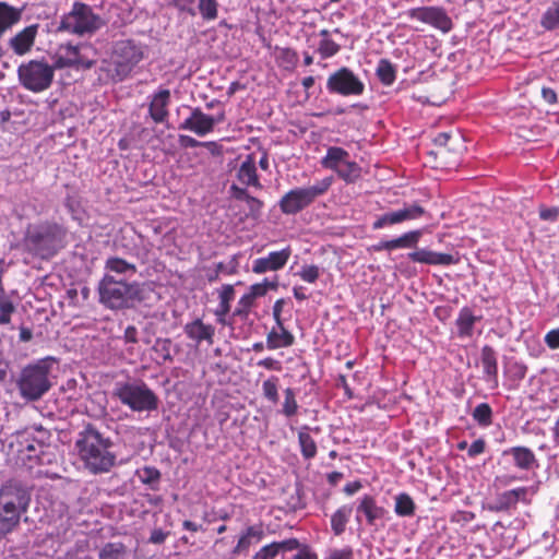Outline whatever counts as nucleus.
<instances>
[{
  "label": "nucleus",
  "instance_id": "nucleus-44",
  "mask_svg": "<svg viewBox=\"0 0 559 559\" xmlns=\"http://www.w3.org/2000/svg\"><path fill=\"white\" fill-rule=\"evenodd\" d=\"M278 383L280 379L276 376H271L262 383V394L265 400L271 402L272 404H276L278 402Z\"/></svg>",
  "mask_w": 559,
  "mask_h": 559
},
{
  "label": "nucleus",
  "instance_id": "nucleus-32",
  "mask_svg": "<svg viewBox=\"0 0 559 559\" xmlns=\"http://www.w3.org/2000/svg\"><path fill=\"white\" fill-rule=\"evenodd\" d=\"M5 271L4 260L0 259V324L10 322L14 306L12 301L7 297L2 287V275Z\"/></svg>",
  "mask_w": 559,
  "mask_h": 559
},
{
  "label": "nucleus",
  "instance_id": "nucleus-60",
  "mask_svg": "<svg viewBox=\"0 0 559 559\" xmlns=\"http://www.w3.org/2000/svg\"><path fill=\"white\" fill-rule=\"evenodd\" d=\"M486 450V441L483 438L475 440L467 449V455L469 457H476L484 453Z\"/></svg>",
  "mask_w": 559,
  "mask_h": 559
},
{
  "label": "nucleus",
  "instance_id": "nucleus-53",
  "mask_svg": "<svg viewBox=\"0 0 559 559\" xmlns=\"http://www.w3.org/2000/svg\"><path fill=\"white\" fill-rule=\"evenodd\" d=\"M539 218L545 222L555 223L559 218V207L558 206H546L545 204H540L538 207Z\"/></svg>",
  "mask_w": 559,
  "mask_h": 559
},
{
  "label": "nucleus",
  "instance_id": "nucleus-41",
  "mask_svg": "<svg viewBox=\"0 0 559 559\" xmlns=\"http://www.w3.org/2000/svg\"><path fill=\"white\" fill-rule=\"evenodd\" d=\"M275 547L277 557H281V559H294L296 549L300 547V542L297 538H288L275 542Z\"/></svg>",
  "mask_w": 559,
  "mask_h": 559
},
{
  "label": "nucleus",
  "instance_id": "nucleus-35",
  "mask_svg": "<svg viewBox=\"0 0 559 559\" xmlns=\"http://www.w3.org/2000/svg\"><path fill=\"white\" fill-rule=\"evenodd\" d=\"M540 25L546 31L559 29V0H552L540 17Z\"/></svg>",
  "mask_w": 559,
  "mask_h": 559
},
{
  "label": "nucleus",
  "instance_id": "nucleus-4",
  "mask_svg": "<svg viewBox=\"0 0 559 559\" xmlns=\"http://www.w3.org/2000/svg\"><path fill=\"white\" fill-rule=\"evenodd\" d=\"M99 302L110 310H122L145 302L153 290L144 283L117 280L111 274H105L98 283Z\"/></svg>",
  "mask_w": 559,
  "mask_h": 559
},
{
  "label": "nucleus",
  "instance_id": "nucleus-24",
  "mask_svg": "<svg viewBox=\"0 0 559 559\" xmlns=\"http://www.w3.org/2000/svg\"><path fill=\"white\" fill-rule=\"evenodd\" d=\"M481 320V317L473 314V311L468 307L460 309L457 318L455 320L456 335L461 340L471 338L474 335L475 324Z\"/></svg>",
  "mask_w": 559,
  "mask_h": 559
},
{
  "label": "nucleus",
  "instance_id": "nucleus-25",
  "mask_svg": "<svg viewBox=\"0 0 559 559\" xmlns=\"http://www.w3.org/2000/svg\"><path fill=\"white\" fill-rule=\"evenodd\" d=\"M357 512L366 516L368 525L374 526L378 520L384 518L386 510L377 504L374 497L365 495L359 500Z\"/></svg>",
  "mask_w": 559,
  "mask_h": 559
},
{
  "label": "nucleus",
  "instance_id": "nucleus-10",
  "mask_svg": "<svg viewBox=\"0 0 559 559\" xmlns=\"http://www.w3.org/2000/svg\"><path fill=\"white\" fill-rule=\"evenodd\" d=\"M31 502V489L17 480H10L0 488V509L2 512L21 521Z\"/></svg>",
  "mask_w": 559,
  "mask_h": 559
},
{
  "label": "nucleus",
  "instance_id": "nucleus-7",
  "mask_svg": "<svg viewBox=\"0 0 559 559\" xmlns=\"http://www.w3.org/2000/svg\"><path fill=\"white\" fill-rule=\"evenodd\" d=\"M115 395L133 412H153L159 406V399L148 385L143 382H126L117 385Z\"/></svg>",
  "mask_w": 559,
  "mask_h": 559
},
{
  "label": "nucleus",
  "instance_id": "nucleus-5",
  "mask_svg": "<svg viewBox=\"0 0 559 559\" xmlns=\"http://www.w3.org/2000/svg\"><path fill=\"white\" fill-rule=\"evenodd\" d=\"M145 46L134 39H119L112 44L110 59L103 60L99 70L119 83L124 81L144 59Z\"/></svg>",
  "mask_w": 559,
  "mask_h": 559
},
{
  "label": "nucleus",
  "instance_id": "nucleus-34",
  "mask_svg": "<svg viewBox=\"0 0 559 559\" xmlns=\"http://www.w3.org/2000/svg\"><path fill=\"white\" fill-rule=\"evenodd\" d=\"M309 426H304L298 432L300 452L305 460H311L317 455V443L314 439L309 435Z\"/></svg>",
  "mask_w": 559,
  "mask_h": 559
},
{
  "label": "nucleus",
  "instance_id": "nucleus-55",
  "mask_svg": "<svg viewBox=\"0 0 559 559\" xmlns=\"http://www.w3.org/2000/svg\"><path fill=\"white\" fill-rule=\"evenodd\" d=\"M19 524V521H14V518L2 512V510L0 509V530L2 531L4 536L11 533Z\"/></svg>",
  "mask_w": 559,
  "mask_h": 559
},
{
  "label": "nucleus",
  "instance_id": "nucleus-2",
  "mask_svg": "<svg viewBox=\"0 0 559 559\" xmlns=\"http://www.w3.org/2000/svg\"><path fill=\"white\" fill-rule=\"evenodd\" d=\"M75 449L84 467L94 475L108 473L116 465L115 442L92 424L78 433Z\"/></svg>",
  "mask_w": 559,
  "mask_h": 559
},
{
  "label": "nucleus",
  "instance_id": "nucleus-9",
  "mask_svg": "<svg viewBox=\"0 0 559 559\" xmlns=\"http://www.w3.org/2000/svg\"><path fill=\"white\" fill-rule=\"evenodd\" d=\"M17 76L25 90L39 93L51 86L55 68L43 60H29L19 66Z\"/></svg>",
  "mask_w": 559,
  "mask_h": 559
},
{
  "label": "nucleus",
  "instance_id": "nucleus-59",
  "mask_svg": "<svg viewBox=\"0 0 559 559\" xmlns=\"http://www.w3.org/2000/svg\"><path fill=\"white\" fill-rule=\"evenodd\" d=\"M296 550L294 559H319L313 549L305 543H300V547Z\"/></svg>",
  "mask_w": 559,
  "mask_h": 559
},
{
  "label": "nucleus",
  "instance_id": "nucleus-50",
  "mask_svg": "<svg viewBox=\"0 0 559 559\" xmlns=\"http://www.w3.org/2000/svg\"><path fill=\"white\" fill-rule=\"evenodd\" d=\"M317 50L322 59H329L341 50V46L332 39H321Z\"/></svg>",
  "mask_w": 559,
  "mask_h": 559
},
{
  "label": "nucleus",
  "instance_id": "nucleus-11",
  "mask_svg": "<svg viewBox=\"0 0 559 559\" xmlns=\"http://www.w3.org/2000/svg\"><path fill=\"white\" fill-rule=\"evenodd\" d=\"M349 153L340 146H329L321 158V166L333 170L346 183H355L361 176V167L350 160Z\"/></svg>",
  "mask_w": 559,
  "mask_h": 559
},
{
  "label": "nucleus",
  "instance_id": "nucleus-64",
  "mask_svg": "<svg viewBox=\"0 0 559 559\" xmlns=\"http://www.w3.org/2000/svg\"><path fill=\"white\" fill-rule=\"evenodd\" d=\"M168 535H169V532H165L162 528H154L151 532L148 543L154 544V545L164 544L166 538L168 537Z\"/></svg>",
  "mask_w": 559,
  "mask_h": 559
},
{
  "label": "nucleus",
  "instance_id": "nucleus-39",
  "mask_svg": "<svg viewBox=\"0 0 559 559\" xmlns=\"http://www.w3.org/2000/svg\"><path fill=\"white\" fill-rule=\"evenodd\" d=\"M62 53L59 55L56 64L58 68H72L78 63V59L81 57L80 47L68 45L63 47Z\"/></svg>",
  "mask_w": 559,
  "mask_h": 559
},
{
  "label": "nucleus",
  "instance_id": "nucleus-28",
  "mask_svg": "<svg viewBox=\"0 0 559 559\" xmlns=\"http://www.w3.org/2000/svg\"><path fill=\"white\" fill-rule=\"evenodd\" d=\"M295 343V336L284 326L273 328L266 335L265 346L267 349L289 347Z\"/></svg>",
  "mask_w": 559,
  "mask_h": 559
},
{
  "label": "nucleus",
  "instance_id": "nucleus-46",
  "mask_svg": "<svg viewBox=\"0 0 559 559\" xmlns=\"http://www.w3.org/2000/svg\"><path fill=\"white\" fill-rule=\"evenodd\" d=\"M397 211L400 214L401 223L405 221L419 219L426 215V210L417 203L406 204L404 207L399 209Z\"/></svg>",
  "mask_w": 559,
  "mask_h": 559
},
{
  "label": "nucleus",
  "instance_id": "nucleus-21",
  "mask_svg": "<svg viewBox=\"0 0 559 559\" xmlns=\"http://www.w3.org/2000/svg\"><path fill=\"white\" fill-rule=\"evenodd\" d=\"M170 103V92L169 90L163 88L153 94L152 100L148 105V114L150 117L153 119L156 123H163L169 112H168V105Z\"/></svg>",
  "mask_w": 559,
  "mask_h": 559
},
{
  "label": "nucleus",
  "instance_id": "nucleus-30",
  "mask_svg": "<svg viewBox=\"0 0 559 559\" xmlns=\"http://www.w3.org/2000/svg\"><path fill=\"white\" fill-rule=\"evenodd\" d=\"M394 512L401 518H412L416 512L413 498L406 492H400L394 497Z\"/></svg>",
  "mask_w": 559,
  "mask_h": 559
},
{
  "label": "nucleus",
  "instance_id": "nucleus-29",
  "mask_svg": "<svg viewBox=\"0 0 559 559\" xmlns=\"http://www.w3.org/2000/svg\"><path fill=\"white\" fill-rule=\"evenodd\" d=\"M237 178L246 186L261 188V183L259 182L257 175L255 162L251 155L247 156L246 160L240 165L237 171Z\"/></svg>",
  "mask_w": 559,
  "mask_h": 559
},
{
  "label": "nucleus",
  "instance_id": "nucleus-16",
  "mask_svg": "<svg viewBox=\"0 0 559 559\" xmlns=\"http://www.w3.org/2000/svg\"><path fill=\"white\" fill-rule=\"evenodd\" d=\"M290 255V247H286L280 251L269 252L267 255L253 260L252 272L255 274H263L266 272L278 271L286 265Z\"/></svg>",
  "mask_w": 559,
  "mask_h": 559
},
{
  "label": "nucleus",
  "instance_id": "nucleus-61",
  "mask_svg": "<svg viewBox=\"0 0 559 559\" xmlns=\"http://www.w3.org/2000/svg\"><path fill=\"white\" fill-rule=\"evenodd\" d=\"M353 550L350 547L343 549H332L324 559H352Z\"/></svg>",
  "mask_w": 559,
  "mask_h": 559
},
{
  "label": "nucleus",
  "instance_id": "nucleus-63",
  "mask_svg": "<svg viewBox=\"0 0 559 559\" xmlns=\"http://www.w3.org/2000/svg\"><path fill=\"white\" fill-rule=\"evenodd\" d=\"M545 344L550 349H558L559 348V329H554L547 332L545 335Z\"/></svg>",
  "mask_w": 559,
  "mask_h": 559
},
{
  "label": "nucleus",
  "instance_id": "nucleus-17",
  "mask_svg": "<svg viewBox=\"0 0 559 559\" xmlns=\"http://www.w3.org/2000/svg\"><path fill=\"white\" fill-rule=\"evenodd\" d=\"M423 235V229L409 230L394 239L379 241L378 243L372 245L371 249L376 252H379L416 248Z\"/></svg>",
  "mask_w": 559,
  "mask_h": 559
},
{
  "label": "nucleus",
  "instance_id": "nucleus-47",
  "mask_svg": "<svg viewBox=\"0 0 559 559\" xmlns=\"http://www.w3.org/2000/svg\"><path fill=\"white\" fill-rule=\"evenodd\" d=\"M298 403L296 400V391L293 388L284 390V403L282 407V414L286 417H293L298 412Z\"/></svg>",
  "mask_w": 559,
  "mask_h": 559
},
{
  "label": "nucleus",
  "instance_id": "nucleus-14",
  "mask_svg": "<svg viewBox=\"0 0 559 559\" xmlns=\"http://www.w3.org/2000/svg\"><path fill=\"white\" fill-rule=\"evenodd\" d=\"M406 15L412 20L428 24L444 34L453 28L452 20L442 7L429 5L412 8L406 12Z\"/></svg>",
  "mask_w": 559,
  "mask_h": 559
},
{
  "label": "nucleus",
  "instance_id": "nucleus-23",
  "mask_svg": "<svg viewBox=\"0 0 559 559\" xmlns=\"http://www.w3.org/2000/svg\"><path fill=\"white\" fill-rule=\"evenodd\" d=\"M264 537L262 524L248 526L240 535L233 552L235 555L248 554L250 547L260 543Z\"/></svg>",
  "mask_w": 559,
  "mask_h": 559
},
{
  "label": "nucleus",
  "instance_id": "nucleus-42",
  "mask_svg": "<svg viewBox=\"0 0 559 559\" xmlns=\"http://www.w3.org/2000/svg\"><path fill=\"white\" fill-rule=\"evenodd\" d=\"M492 408L488 403L478 404L472 413L473 419L480 427H489L492 424Z\"/></svg>",
  "mask_w": 559,
  "mask_h": 559
},
{
  "label": "nucleus",
  "instance_id": "nucleus-52",
  "mask_svg": "<svg viewBox=\"0 0 559 559\" xmlns=\"http://www.w3.org/2000/svg\"><path fill=\"white\" fill-rule=\"evenodd\" d=\"M527 373V366L522 361H513L509 367V377L513 382L519 383Z\"/></svg>",
  "mask_w": 559,
  "mask_h": 559
},
{
  "label": "nucleus",
  "instance_id": "nucleus-40",
  "mask_svg": "<svg viewBox=\"0 0 559 559\" xmlns=\"http://www.w3.org/2000/svg\"><path fill=\"white\" fill-rule=\"evenodd\" d=\"M128 549L120 542H110L99 550V559H126Z\"/></svg>",
  "mask_w": 559,
  "mask_h": 559
},
{
  "label": "nucleus",
  "instance_id": "nucleus-45",
  "mask_svg": "<svg viewBox=\"0 0 559 559\" xmlns=\"http://www.w3.org/2000/svg\"><path fill=\"white\" fill-rule=\"evenodd\" d=\"M218 5L217 0H199L198 12L204 21H214L218 16Z\"/></svg>",
  "mask_w": 559,
  "mask_h": 559
},
{
  "label": "nucleus",
  "instance_id": "nucleus-54",
  "mask_svg": "<svg viewBox=\"0 0 559 559\" xmlns=\"http://www.w3.org/2000/svg\"><path fill=\"white\" fill-rule=\"evenodd\" d=\"M253 300L245 294L238 301V306L234 311L235 317H240L242 319H247L251 307L253 306Z\"/></svg>",
  "mask_w": 559,
  "mask_h": 559
},
{
  "label": "nucleus",
  "instance_id": "nucleus-51",
  "mask_svg": "<svg viewBox=\"0 0 559 559\" xmlns=\"http://www.w3.org/2000/svg\"><path fill=\"white\" fill-rule=\"evenodd\" d=\"M296 275L307 283H314L320 276V269L314 264H305Z\"/></svg>",
  "mask_w": 559,
  "mask_h": 559
},
{
  "label": "nucleus",
  "instance_id": "nucleus-33",
  "mask_svg": "<svg viewBox=\"0 0 559 559\" xmlns=\"http://www.w3.org/2000/svg\"><path fill=\"white\" fill-rule=\"evenodd\" d=\"M105 270L118 275H134L136 273V265L130 263L119 257H109L105 262Z\"/></svg>",
  "mask_w": 559,
  "mask_h": 559
},
{
  "label": "nucleus",
  "instance_id": "nucleus-49",
  "mask_svg": "<svg viewBox=\"0 0 559 559\" xmlns=\"http://www.w3.org/2000/svg\"><path fill=\"white\" fill-rule=\"evenodd\" d=\"M173 342L170 338H156L153 345V350L163 359V361H173L171 354Z\"/></svg>",
  "mask_w": 559,
  "mask_h": 559
},
{
  "label": "nucleus",
  "instance_id": "nucleus-36",
  "mask_svg": "<svg viewBox=\"0 0 559 559\" xmlns=\"http://www.w3.org/2000/svg\"><path fill=\"white\" fill-rule=\"evenodd\" d=\"M376 75L383 85L390 86L396 79V67L389 59L382 58L376 68Z\"/></svg>",
  "mask_w": 559,
  "mask_h": 559
},
{
  "label": "nucleus",
  "instance_id": "nucleus-62",
  "mask_svg": "<svg viewBox=\"0 0 559 559\" xmlns=\"http://www.w3.org/2000/svg\"><path fill=\"white\" fill-rule=\"evenodd\" d=\"M72 218H76L80 211V202L72 195H67L63 202Z\"/></svg>",
  "mask_w": 559,
  "mask_h": 559
},
{
  "label": "nucleus",
  "instance_id": "nucleus-1",
  "mask_svg": "<svg viewBox=\"0 0 559 559\" xmlns=\"http://www.w3.org/2000/svg\"><path fill=\"white\" fill-rule=\"evenodd\" d=\"M69 243L68 227L56 219H37L28 223L23 231L21 248L28 255L49 261Z\"/></svg>",
  "mask_w": 559,
  "mask_h": 559
},
{
  "label": "nucleus",
  "instance_id": "nucleus-26",
  "mask_svg": "<svg viewBox=\"0 0 559 559\" xmlns=\"http://www.w3.org/2000/svg\"><path fill=\"white\" fill-rule=\"evenodd\" d=\"M23 9L0 1V38L22 20Z\"/></svg>",
  "mask_w": 559,
  "mask_h": 559
},
{
  "label": "nucleus",
  "instance_id": "nucleus-38",
  "mask_svg": "<svg viewBox=\"0 0 559 559\" xmlns=\"http://www.w3.org/2000/svg\"><path fill=\"white\" fill-rule=\"evenodd\" d=\"M235 290L229 284L224 285L219 292V305L216 314L219 317L218 322L225 323L223 319L230 311V301L234 299Z\"/></svg>",
  "mask_w": 559,
  "mask_h": 559
},
{
  "label": "nucleus",
  "instance_id": "nucleus-8",
  "mask_svg": "<svg viewBox=\"0 0 559 559\" xmlns=\"http://www.w3.org/2000/svg\"><path fill=\"white\" fill-rule=\"evenodd\" d=\"M333 178L325 177L310 187L295 188L285 193L278 202L281 211L286 215H295L318 198L323 195L332 186Z\"/></svg>",
  "mask_w": 559,
  "mask_h": 559
},
{
  "label": "nucleus",
  "instance_id": "nucleus-3",
  "mask_svg": "<svg viewBox=\"0 0 559 559\" xmlns=\"http://www.w3.org/2000/svg\"><path fill=\"white\" fill-rule=\"evenodd\" d=\"M58 360L51 356L25 365L19 372L15 384L20 396L26 402H37L56 383Z\"/></svg>",
  "mask_w": 559,
  "mask_h": 559
},
{
  "label": "nucleus",
  "instance_id": "nucleus-48",
  "mask_svg": "<svg viewBox=\"0 0 559 559\" xmlns=\"http://www.w3.org/2000/svg\"><path fill=\"white\" fill-rule=\"evenodd\" d=\"M401 224L399 211H391L379 215L372 223V229L378 230L388 226Z\"/></svg>",
  "mask_w": 559,
  "mask_h": 559
},
{
  "label": "nucleus",
  "instance_id": "nucleus-6",
  "mask_svg": "<svg viewBox=\"0 0 559 559\" xmlns=\"http://www.w3.org/2000/svg\"><path fill=\"white\" fill-rule=\"evenodd\" d=\"M103 25L102 17L88 4L75 1L71 11L61 17L58 31L84 36L95 33Z\"/></svg>",
  "mask_w": 559,
  "mask_h": 559
},
{
  "label": "nucleus",
  "instance_id": "nucleus-20",
  "mask_svg": "<svg viewBox=\"0 0 559 559\" xmlns=\"http://www.w3.org/2000/svg\"><path fill=\"white\" fill-rule=\"evenodd\" d=\"M183 331L187 337L194 341L197 344L205 341L211 345L214 342L215 328L212 324L203 323L200 318L186 323Z\"/></svg>",
  "mask_w": 559,
  "mask_h": 559
},
{
  "label": "nucleus",
  "instance_id": "nucleus-58",
  "mask_svg": "<svg viewBox=\"0 0 559 559\" xmlns=\"http://www.w3.org/2000/svg\"><path fill=\"white\" fill-rule=\"evenodd\" d=\"M528 491H530V488H527V487H519V488L509 490L512 501L515 507H516L518 502H520V501L523 503H530L531 500L527 498Z\"/></svg>",
  "mask_w": 559,
  "mask_h": 559
},
{
  "label": "nucleus",
  "instance_id": "nucleus-43",
  "mask_svg": "<svg viewBox=\"0 0 559 559\" xmlns=\"http://www.w3.org/2000/svg\"><path fill=\"white\" fill-rule=\"evenodd\" d=\"M514 508L515 506L509 490L497 495L496 499L487 506V510L491 512H508Z\"/></svg>",
  "mask_w": 559,
  "mask_h": 559
},
{
  "label": "nucleus",
  "instance_id": "nucleus-18",
  "mask_svg": "<svg viewBox=\"0 0 559 559\" xmlns=\"http://www.w3.org/2000/svg\"><path fill=\"white\" fill-rule=\"evenodd\" d=\"M39 24H32L17 32L9 39L8 46L17 56H24L31 51L38 34Z\"/></svg>",
  "mask_w": 559,
  "mask_h": 559
},
{
  "label": "nucleus",
  "instance_id": "nucleus-56",
  "mask_svg": "<svg viewBox=\"0 0 559 559\" xmlns=\"http://www.w3.org/2000/svg\"><path fill=\"white\" fill-rule=\"evenodd\" d=\"M275 542L261 547L251 559H275L277 557Z\"/></svg>",
  "mask_w": 559,
  "mask_h": 559
},
{
  "label": "nucleus",
  "instance_id": "nucleus-22",
  "mask_svg": "<svg viewBox=\"0 0 559 559\" xmlns=\"http://www.w3.org/2000/svg\"><path fill=\"white\" fill-rule=\"evenodd\" d=\"M503 456H512L514 465L524 471L538 467V461L534 452L526 447H512L503 451Z\"/></svg>",
  "mask_w": 559,
  "mask_h": 559
},
{
  "label": "nucleus",
  "instance_id": "nucleus-27",
  "mask_svg": "<svg viewBox=\"0 0 559 559\" xmlns=\"http://www.w3.org/2000/svg\"><path fill=\"white\" fill-rule=\"evenodd\" d=\"M480 360L483 365L484 374L487 381L498 383V355L497 352L489 345L481 348Z\"/></svg>",
  "mask_w": 559,
  "mask_h": 559
},
{
  "label": "nucleus",
  "instance_id": "nucleus-13",
  "mask_svg": "<svg viewBox=\"0 0 559 559\" xmlns=\"http://www.w3.org/2000/svg\"><path fill=\"white\" fill-rule=\"evenodd\" d=\"M19 438L27 452V457L43 464L44 449L49 447L51 439L50 431L41 426H33L20 432Z\"/></svg>",
  "mask_w": 559,
  "mask_h": 559
},
{
  "label": "nucleus",
  "instance_id": "nucleus-57",
  "mask_svg": "<svg viewBox=\"0 0 559 559\" xmlns=\"http://www.w3.org/2000/svg\"><path fill=\"white\" fill-rule=\"evenodd\" d=\"M195 0H170V5L180 12L188 13L191 16L197 15V9L192 7Z\"/></svg>",
  "mask_w": 559,
  "mask_h": 559
},
{
  "label": "nucleus",
  "instance_id": "nucleus-31",
  "mask_svg": "<svg viewBox=\"0 0 559 559\" xmlns=\"http://www.w3.org/2000/svg\"><path fill=\"white\" fill-rule=\"evenodd\" d=\"M353 508L350 506H342L331 516V528L334 535L340 536L345 532L346 524L352 515Z\"/></svg>",
  "mask_w": 559,
  "mask_h": 559
},
{
  "label": "nucleus",
  "instance_id": "nucleus-37",
  "mask_svg": "<svg viewBox=\"0 0 559 559\" xmlns=\"http://www.w3.org/2000/svg\"><path fill=\"white\" fill-rule=\"evenodd\" d=\"M136 476L142 484L146 485L151 490L155 491L159 489L162 474L159 469H157L156 467L144 466L142 468H139L136 471Z\"/></svg>",
  "mask_w": 559,
  "mask_h": 559
},
{
  "label": "nucleus",
  "instance_id": "nucleus-19",
  "mask_svg": "<svg viewBox=\"0 0 559 559\" xmlns=\"http://www.w3.org/2000/svg\"><path fill=\"white\" fill-rule=\"evenodd\" d=\"M179 129L204 136L214 130L212 116L204 114L199 107L192 108L190 117L179 126Z\"/></svg>",
  "mask_w": 559,
  "mask_h": 559
},
{
  "label": "nucleus",
  "instance_id": "nucleus-15",
  "mask_svg": "<svg viewBox=\"0 0 559 559\" xmlns=\"http://www.w3.org/2000/svg\"><path fill=\"white\" fill-rule=\"evenodd\" d=\"M414 249V251L407 253L408 260L414 263L435 266H448L459 263V258L450 253L437 252L428 248H418V245Z\"/></svg>",
  "mask_w": 559,
  "mask_h": 559
},
{
  "label": "nucleus",
  "instance_id": "nucleus-12",
  "mask_svg": "<svg viewBox=\"0 0 559 559\" xmlns=\"http://www.w3.org/2000/svg\"><path fill=\"white\" fill-rule=\"evenodd\" d=\"M326 88L331 94L348 97L362 95L366 86L353 70L342 67L329 75Z\"/></svg>",
  "mask_w": 559,
  "mask_h": 559
}]
</instances>
